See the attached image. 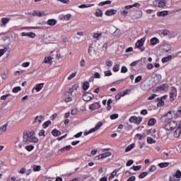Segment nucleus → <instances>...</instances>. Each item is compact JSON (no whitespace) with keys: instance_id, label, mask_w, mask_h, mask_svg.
Segmentation results:
<instances>
[{"instance_id":"obj_1","label":"nucleus","mask_w":181,"mask_h":181,"mask_svg":"<svg viewBox=\"0 0 181 181\" xmlns=\"http://www.w3.org/2000/svg\"><path fill=\"white\" fill-rule=\"evenodd\" d=\"M23 142L26 145L30 143L37 144L39 139L35 136V132H25L23 135Z\"/></svg>"},{"instance_id":"obj_2","label":"nucleus","mask_w":181,"mask_h":181,"mask_svg":"<svg viewBox=\"0 0 181 181\" xmlns=\"http://www.w3.org/2000/svg\"><path fill=\"white\" fill-rule=\"evenodd\" d=\"M173 115H175V112L172 110H170L168 112L160 117L161 122H168V121L173 119Z\"/></svg>"},{"instance_id":"obj_3","label":"nucleus","mask_w":181,"mask_h":181,"mask_svg":"<svg viewBox=\"0 0 181 181\" xmlns=\"http://www.w3.org/2000/svg\"><path fill=\"white\" fill-rule=\"evenodd\" d=\"M146 40V37H142L136 42L135 47L136 49H139L140 52H144L145 50L144 45H145Z\"/></svg>"},{"instance_id":"obj_4","label":"nucleus","mask_w":181,"mask_h":181,"mask_svg":"<svg viewBox=\"0 0 181 181\" xmlns=\"http://www.w3.org/2000/svg\"><path fill=\"white\" fill-rule=\"evenodd\" d=\"M176 127H177V122L170 121L165 124L164 129L165 131H173Z\"/></svg>"},{"instance_id":"obj_5","label":"nucleus","mask_w":181,"mask_h":181,"mask_svg":"<svg viewBox=\"0 0 181 181\" xmlns=\"http://www.w3.org/2000/svg\"><path fill=\"white\" fill-rule=\"evenodd\" d=\"M101 127H103V122H99L94 128L90 129L88 132H85L84 135L87 136L90 134H92V132H95V131H97V129H98L99 128H101Z\"/></svg>"},{"instance_id":"obj_6","label":"nucleus","mask_w":181,"mask_h":181,"mask_svg":"<svg viewBox=\"0 0 181 181\" xmlns=\"http://www.w3.org/2000/svg\"><path fill=\"white\" fill-rule=\"evenodd\" d=\"M141 122H142V117H141L132 116L129 119V122L137 124V125H139Z\"/></svg>"},{"instance_id":"obj_7","label":"nucleus","mask_w":181,"mask_h":181,"mask_svg":"<svg viewBox=\"0 0 181 181\" xmlns=\"http://www.w3.org/2000/svg\"><path fill=\"white\" fill-rule=\"evenodd\" d=\"M153 4L154 6H157L158 8H163L166 5L165 0H154Z\"/></svg>"},{"instance_id":"obj_8","label":"nucleus","mask_w":181,"mask_h":181,"mask_svg":"<svg viewBox=\"0 0 181 181\" xmlns=\"http://www.w3.org/2000/svg\"><path fill=\"white\" fill-rule=\"evenodd\" d=\"M14 145L15 148H16L17 149H23L26 144H24L23 142L21 141V139H17L14 143Z\"/></svg>"},{"instance_id":"obj_9","label":"nucleus","mask_w":181,"mask_h":181,"mask_svg":"<svg viewBox=\"0 0 181 181\" xmlns=\"http://www.w3.org/2000/svg\"><path fill=\"white\" fill-rule=\"evenodd\" d=\"M172 47L169 44L163 45L160 47V50L161 51L162 53H168V52L170 51Z\"/></svg>"},{"instance_id":"obj_10","label":"nucleus","mask_w":181,"mask_h":181,"mask_svg":"<svg viewBox=\"0 0 181 181\" xmlns=\"http://www.w3.org/2000/svg\"><path fill=\"white\" fill-rule=\"evenodd\" d=\"M82 98L83 101H91L94 98V95L91 93H86L83 95Z\"/></svg>"},{"instance_id":"obj_11","label":"nucleus","mask_w":181,"mask_h":181,"mask_svg":"<svg viewBox=\"0 0 181 181\" xmlns=\"http://www.w3.org/2000/svg\"><path fill=\"white\" fill-rule=\"evenodd\" d=\"M100 107L101 105H100L99 102H96L89 105V110L90 111H95V110H98Z\"/></svg>"},{"instance_id":"obj_12","label":"nucleus","mask_w":181,"mask_h":181,"mask_svg":"<svg viewBox=\"0 0 181 181\" xmlns=\"http://www.w3.org/2000/svg\"><path fill=\"white\" fill-rule=\"evenodd\" d=\"M45 121V117L42 115L37 116L35 118V120L33 122V124H37V125H40L41 122H43Z\"/></svg>"},{"instance_id":"obj_13","label":"nucleus","mask_w":181,"mask_h":181,"mask_svg":"<svg viewBox=\"0 0 181 181\" xmlns=\"http://www.w3.org/2000/svg\"><path fill=\"white\" fill-rule=\"evenodd\" d=\"M10 21H11V18H8V17L2 18H1V24H0V26L1 28H5V26H6V24L9 23Z\"/></svg>"},{"instance_id":"obj_14","label":"nucleus","mask_w":181,"mask_h":181,"mask_svg":"<svg viewBox=\"0 0 181 181\" xmlns=\"http://www.w3.org/2000/svg\"><path fill=\"white\" fill-rule=\"evenodd\" d=\"M21 35L23 37L27 36L28 37H30L31 39H35L36 37V34L34 33H21Z\"/></svg>"},{"instance_id":"obj_15","label":"nucleus","mask_w":181,"mask_h":181,"mask_svg":"<svg viewBox=\"0 0 181 181\" xmlns=\"http://www.w3.org/2000/svg\"><path fill=\"white\" fill-rule=\"evenodd\" d=\"M176 95H177V90L176 88L172 87L170 91V98H174V97H176Z\"/></svg>"},{"instance_id":"obj_16","label":"nucleus","mask_w":181,"mask_h":181,"mask_svg":"<svg viewBox=\"0 0 181 181\" xmlns=\"http://www.w3.org/2000/svg\"><path fill=\"white\" fill-rule=\"evenodd\" d=\"M160 40L158 39V37H154L150 40V45L151 46H156L158 43H160Z\"/></svg>"},{"instance_id":"obj_17","label":"nucleus","mask_w":181,"mask_h":181,"mask_svg":"<svg viewBox=\"0 0 181 181\" xmlns=\"http://www.w3.org/2000/svg\"><path fill=\"white\" fill-rule=\"evenodd\" d=\"M117 14V10L115 9H110L105 11V15L107 16H112V15Z\"/></svg>"},{"instance_id":"obj_18","label":"nucleus","mask_w":181,"mask_h":181,"mask_svg":"<svg viewBox=\"0 0 181 181\" xmlns=\"http://www.w3.org/2000/svg\"><path fill=\"white\" fill-rule=\"evenodd\" d=\"M108 156H111V152L110 151L100 154L98 156V159H105V158H108Z\"/></svg>"},{"instance_id":"obj_19","label":"nucleus","mask_w":181,"mask_h":181,"mask_svg":"<svg viewBox=\"0 0 181 181\" xmlns=\"http://www.w3.org/2000/svg\"><path fill=\"white\" fill-rule=\"evenodd\" d=\"M77 90H78V84H75L69 89V93L71 94V95H73V93L77 91Z\"/></svg>"},{"instance_id":"obj_20","label":"nucleus","mask_w":181,"mask_h":181,"mask_svg":"<svg viewBox=\"0 0 181 181\" xmlns=\"http://www.w3.org/2000/svg\"><path fill=\"white\" fill-rule=\"evenodd\" d=\"M169 88V86L168 84H163L160 85L159 87H158V91H165Z\"/></svg>"},{"instance_id":"obj_21","label":"nucleus","mask_w":181,"mask_h":181,"mask_svg":"<svg viewBox=\"0 0 181 181\" xmlns=\"http://www.w3.org/2000/svg\"><path fill=\"white\" fill-rule=\"evenodd\" d=\"M47 25H49V26H54V25H56L57 23V20L52 18V19H49L47 21Z\"/></svg>"},{"instance_id":"obj_22","label":"nucleus","mask_w":181,"mask_h":181,"mask_svg":"<svg viewBox=\"0 0 181 181\" xmlns=\"http://www.w3.org/2000/svg\"><path fill=\"white\" fill-rule=\"evenodd\" d=\"M103 15H104V13H103V10L101 9H96L95 12V16L97 18H103Z\"/></svg>"},{"instance_id":"obj_23","label":"nucleus","mask_w":181,"mask_h":181,"mask_svg":"<svg viewBox=\"0 0 181 181\" xmlns=\"http://www.w3.org/2000/svg\"><path fill=\"white\" fill-rule=\"evenodd\" d=\"M34 16H39L40 18H42V16H46V13H45V11H35Z\"/></svg>"},{"instance_id":"obj_24","label":"nucleus","mask_w":181,"mask_h":181,"mask_svg":"<svg viewBox=\"0 0 181 181\" xmlns=\"http://www.w3.org/2000/svg\"><path fill=\"white\" fill-rule=\"evenodd\" d=\"M91 6H94V4H81L78 6V8L80 9H84L85 8H91Z\"/></svg>"},{"instance_id":"obj_25","label":"nucleus","mask_w":181,"mask_h":181,"mask_svg":"<svg viewBox=\"0 0 181 181\" xmlns=\"http://www.w3.org/2000/svg\"><path fill=\"white\" fill-rule=\"evenodd\" d=\"M43 86H45V83H37L35 86V90L37 93H39L42 88H43Z\"/></svg>"},{"instance_id":"obj_26","label":"nucleus","mask_w":181,"mask_h":181,"mask_svg":"<svg viewBox=\"0 0 181 181\" xmlns=\"http://www.w3.org/2000/svg\"><path fill=\"white\" fill-rule=\"evenodd\" d=\"M173 57L172 55H168V57L163 58L161 62H162V63H168V62H169V60H172Z\"/></svg>"},{"instance_id":"obj_27","label":"nucleus","mask_w":181,"mask_h":181,"mask_svg":"<svg viewBox=\"0 0 181 181\" xmlns=\"http://www.w3.org/2000/svg\"><path fill=\"white\" fill-rule=\"evenodd\" d=\"M52 135H53V136H59V135H62V133L57 129H53L52 131Z\"/></svg>"},{"instance_id":"obj_28","label":"nucleus","mask_w":181,"mask_h":181,"mask_svg":"<svg viewBox=\"0 0 181 181\" xmlns=\"http://www.w3.org/2000/svg\"><path fill=\"white\" fill-rule=\"evenodd\" d=\"M134 148H135V144L133 143L126 148L125 152H129L130 151H132V149H134Z\"/></svg>"},{"instance_id":"obj_29","label":"nucleus","mask_w":181,"mask_h":181,"mask_svg":"<svg viewBox=\"0 0 181 181\" xmlns=\"http://www.w3.org/2000/svg\"><path fill=\"white\" fill-rule=\"evenodd\" d=\"M25 149L28 151V152H32L35 149V146L33 145H28L25 146Z\"/></svg>"},{"instance_id":"obj_30","label":"nucleus","mask_w":181,"mask_h":181,"mask_svg":"<svg viewBox=\"0 0 181 181\" xmlns=\"http://www.w3.org/2000/svg\"><path fill=\"white\" fill-rule=\"evenodd\" d=\"M168 11H163L158 12L157 15L158 16H168Z\"/></svg>"},{"instance_id":"obj_31","label":"nucleus","mask_w":181,"mask_h":181,"mask_svg":"<svg viewBox=\"0 0 181 181\" xmlns=\"http://www.w3.org/2000/svg\"><path fill=\"white\" fill-rule=\"evenodd\" d=\"M7 127H8V124H5L4 125H3L0 127V135L1 134H4V132H5L6 131Z\"/></svg>"},{"instance_id":"obj_32","label":"nucleus","mask_w":181,"mask_h":181,"mask_svg":"<svg viewBox=\"0 0 181 181\" xmlns=\"http://www.w3.org/2000/svg\"><path fill=\"white\" fill-rule=\"evenodd\" d=\"M155 124H156V119L151 118L148 121V125H149L150 127H153V125H155Z\"/></svg>"},{"instance_id":"obj_33","label":"nucleus","mask_w":181,"mask_h":181,"mask_svg":"<svg viewBox=\"0 0 181 181\" xmlns=\"http://www.w3.org/2000/svg\"><path fill=\"white\" fill-rule=\"evenodd\" d=\"M82 87H83V90L86 91L88 90V88H90V83L88 81L84 82Z\"/></svg>"},{"instance_id":"obj_34","label":"nucleus","mask_w":181,"mask_h":181,"mask_svg":"<svg viewBox=\"0 0 181 181\" xmlns=\"http://www.w3.org/2000/svg\"><path fill=\"white\" fill-rule=\"evenodd\" d=\"M71 146H66L65 147H63L62 148H61L59 151L60 152H66V151H70V149H71Z\"/></svg>"},{"instance_id":"obj_35","label":"nucleus","mask_w":181,"mask_h":181,"mask_svg":"<svg viewBox=\"0 0 181 181\" xmlns=\"http://www.w3.org/2000/svg\"><path fill=\"white\" fill-rule=\"evenodd\" d=\"M117 173H118V170H115L112 173L111 175L109 177V180H112V179H114L115 176H117Z\"/></svg>"},{"instance_id":"obj_36","label":"nucleus","mask_w":181,"mask_h":181,"mask_svg":"<svg viewBox=\"0 0 181 181\" xmlns=\"http://www.w3.org/2000/svg\"><path fill=\"white\" fill-rule=\"evenodd\" d=\"M147 143L150 144H156V140L153 139L152 137H147Z\"/></svg>"},{"instance_id":"obj_37","label":"nucleus","mask_w":181,"mask_h":181,"mask_svg":"<svg viewBox=\"0 0 181 181\" xmlns=\"http://www.w3.org/2000/svg\"><path fill=\"white\" fill-rule=\"evenodd\" d=\"M6 52H8V47H4V49H0V57L4 55Z\"/></svg>"},{"instance_id":"obj_38","label":"nucleus","mask_w":181,"mask_h":181,"mask_svg":"<svg viewBox=\"0 0 181 181\" xmlns=\"http://www.w3.org/2000/svg\"><path fill=\"white\" fill-rule=\"evenodd\" d=\"M101 35H103V34L95 33L93 34V37H94V39H97V40H100V39H101Z\"/></svg>"},{"instance_id":"obj_39","label":"nucleus","mask_w":181,"mask_h":181,"mask_svg":"<svg viewBox=\"0 0 181 181\" xmlns=\"http://www.w3.org/2000/svg\"><path fill=\"white\" fill-rule=\"evenodd\" d=\"M174 178L175 179H179L180 177H181V172L180 170H177L176 172V173L175 174V175L173 176Z\"/></svg>"},{"instance_id":"obj_40","label":"nucleus","mask_w":181,"mask_h":181,"mask_svg":"<svg viewBox=\"0 0 181 181\" xmlns=\"http://www.w3.org/2000/svg\"><path fill=\"white\" fill-rule=\"evenodd\" d=\"M146 176H148V173L143 172L139 175V179H144V177H146Z\"/></svg>"},{"instance_id":"obj_41","label":"nucleus","mask_w":181,"mask_h":181,"mask_svg":"<svg viewBox=\"0 0 181 181\" xmlns=\"http://www.w3.org/2000/svg\"><path fill=\"white\" fill-rule=\"evenodd\" d=\"M160 168H168L169 166V163H161L158 164Z\"/></svg>"},{"instance_id":"obj_42","label":"nucleus","mask_w":181,"mask_h":181,"mask_svg":"<svg viewBox=\"0 0 181 181\" xmlns=\"http://www.w3.org/2000/svg\"><path fill=\"white\" fill-rule=\"evenodd\" d=\"M77 76V72H74L67 78V80L70 81L72 80V78H74V77Z\"/></svg>"},{"instance_id":"obj_43","label":"nucleus","mask_w":181,"mask_h":181,"mask_svg":"<svg viewBox=\"0 0 181 181\" xmlns=\"http://www.w3.org/2000/svg\"><path fill=\"white\" fill-rule=\"evenodd\" d=\"M25 29H40V27H23L20 28V30H23Z\"/></svg>"},{"instance_id":"obj_44","label":"nucleus","mask_w":181,"mask_h":181,"mask_svg":"<svg viewBox=\"0 0 181 181\" xmlns=\"http://www.w3.org/2000/svg\"><path fill=\"white\" fill-rule=\"evenodd\" d=\"M44 63H50V62H52V57H46L45 59H44Z\"/></svg>"},{"instance_id":"obj_45","label":"nucleus","mask_w":181,"mask_h":181,"mask_svg":"<svg viewBox=\"0 0 181 181\" xmlns=\"http://www.w3.org/2000/svg\"><path fill=\"white\" fill-rule=\"evenodd\" d=\"M71 16H72L71 14L68 13V14L64 16V21H70V19H71Z\"/></svg>"},{"instance_id":"obj_46","label":"nucleus","mask_w":181,"mask_h":181,"mask_svg":"<svg viewBox=\"0 0 181 181\" xmlns=\"http://www.w3.org/2000/svg\"><path fill=\"white\" fill-rule=\"evenodd\" d=\"M52 124V122L50 120H48L47 122H45L43 124H42V128H46L47 127H49V125H50Z\"/></svg>"},{"instance_id":"obj_47","label":"nucleus","mask_w":181,"mask_h":181,"mask_svg":"<svg viewBox=\"0 0 181 181\" xmlns=\"http://www.w3.org/2000/svg\"><path fill=\"white\" fill-rule=\"evenodd\" d=\"M158 100H159V102L157 104L158 107H163V105H165V102H163V100L159 98H158Z\"/></svg>"},{"instance_id":"obj_48","label":"nucleus","mask_w":181,"mask_h":181,"mask_svg":"<svg viewBox=\"0 0 181 181\" xmlns=\"http://www.w3.org/2000/svg\"><path fill=\"white\" fill-rule=\"evenodd\" d=\"M141 168H142L141 165H137V166L136 165H133L132 167V169H134L136 172L137 170H141Z\"/></svg>"},{"instance_id":"obj_49","label":"nucleus","mask_w":181,"mask_h":181,"mask_svg":"<svg viewBox=\"0 0 181 181\" xmlns=\"http://www.w3.org/2000/svg\"><path fill=\"white\" fill-rule=\"evenodd\" d=\"M112 70L113 71H115V73H117V71H119V64L115 65Z\"/></svg>"},{"instance_id":"obj_50","label":"nucleus","mask_w":181,"mask_h":181,"mask_svg":"<svg viewBox=\"0 0 181 181\" xmlns=\"http://www.w3.org/2000/svg\"><path fill=\"white\" fill-rule=\"evenodd\" d=\"M33 170H34V172H40V165H33Z\"/></svg>"},{"instance_id":"obj_51","label":"nucleus","mask_w":181,"mask_h":181,"mask_svg":"<svg viewBox=\"0 0 181 181\" xmlns=\"http://www.w3.org/2000/svg\"><path fill=\"white\" fill-rule=\"evenodd\" d=\"M21 90H22V88H21L20 86L15 87L13 89V93H19V91H21Z\"/></svg>"},{"instance_id":"obj_52","label":"nucleus","mask_w":181,"mask_h":181,"mask_svg":"<svg viewBox=\"0 0 181 181\" xmlns=\"http://www.w3.org/2000/svg\"><path fill=\"white\" fill-rule=\"evenodd\" d=\"M119 115L117 113L110 115V119H117Z\"/></svg>"},{"instance_id":"obj_53","label":"nucleus","mask_w":181,"mask_h":181,"mask_svg":"<svg viewBox=\"0 0 181 181\" xmlns=\"http://www.w3.org/2000/svg\"><path fill=\"white\" fill-rule=\"evenodd\" d=\"M174 136L175 138H179L180 136V132L175 130L174 132Z\"/></svg>"},{"instance_id":"obj_54","label":"nucleus","mask_w":181,"mask_h":181,"mask_svg":"<svg viewBox=\"0 0 181 181\" xmlns=\"http://www.w3.org/2000/svg\"><path fill=\"white\" fill-rule=\"evenodd\" d=\"M104 74L106 77H110V76H112V72H111V71H105Z\"/></svg>"},{"instance_id":"obj_55","label":"nucleus","mask_w":181,"mask_h":181,"mask_svg":"<svg viewBox=\"0 0 181 181\" xmlns=\"http://www.w3.org/2000/svg\"><path fill=\"white\" fill-rule=\"evenodd\" d=\"M114 36H121V30L117 29V30L114 32Z\"/></svg>"},{"instance_id":"obj_56","label":"nucleus","mask_w":181,"mask_h":181,"mask_svg":"<svg viewBox=\"0 0 181 181\" xmlns=\"http://www.w3.org/2000/svg\"><path fill=\"white\" fill-rule=\"evenodd\" d=\"M141 80H142V76H137V77L135 78L134 82H135V83L136 84V83H139V81H141Z\"/></svg>"},{"instance_id":"obj_57","label":"nucleus","mask_w":181,"mask_h":181,"mask_svg":"<svg viewBox=\"0 0 181 181\" xmlns=\"http://www.w3.org/2000/svg\"><path fill=\"white\" fill-rule=\"evenodd\" d=\"M177 117H181V107H178L177 111L176 112Z\"/></svg>"},{"instance_id":"obj_58","label":"nucleus","mask_w":181,"mask_h":181,"mask_svg":"<svg viewBox=\"0 0 181 181\" xmlns=\"http://www.w3.org/2000/svg\"><path fill=\"white\" fill-rule=\"evenodd\" d=\"M105 64H106V66H107V67H112V61L107 60V61H106Z\"/></svg>"},{"instance_id":"obj_59","label":"nucleus","mask_w":181,"mask_h":181,"mask_svg":"<svg viewBox=\"0 0 181 181\" xmlns=\"http://www.w3.org/2000/svg\"><path fill=\"white\" fill-rule=\"evenodd\" d=\"M136 18L139 19V18L142 16V11H137L136 13Z\"/></svg>"},{"instance_id":"obj_60","label":"nucleus","mask_w":181,"mask_h":181,"mask_svg":"<svg viewBox=\"0 0 181 181\" xmlns=\"http://www.w3.org/2000/svg\"><path fill=\"white\" fill-rule=\"evenodd\" d=\"M80 66H81V67H86V60L82 59L80 61Z\"/></svg>"},{"instance_id":"obj_61","label":"nucleus","mask_w":181,"mask_h":181,"mask_svg":"<svg viewBox=\"0 0 181 181\" xmlns=\"http://www.w3.org/2000/svg\"><path fill=\"white\" fill-rule=\"evenodd\" d=\"M71 114V115H77V114H78V110H77V109H73Z\"/></svg>"},{"instance_id":"obj_62","label":"nucleus","mask_w":181,"mask_h":181,"mask_svg":"<svg viewBox=\"0 0 181 181\" xmlns=\"http://www.w3.org/2000/svg\"><path fill=\"white\" fill-rule=\"evenodd\" d=\"M59 1V2H62V4H66V5H69L70 4V0H57Z\"/></svg>"},{"instance_id":"obj_63","label":"nucleus","mask_w":181,"mask_h":181,"mask_svg":"<svg viewBox=\"0 0 181 181\" xmlns=\"http://www.w3.org/2000/svg\"><path fill=\"white\" fill-rule=\"evenodd\" d=\"M156 170V167L155 165H151L149 168V172H155Z\"/></svg>"},{"instance_id":"obj_64","label":"nucleus","mask_w":181,"mask_h":181,"mask_svg":"<svg viewBox=\"0 0 181 181\" xmlns=\"http://www.w3.org/2000/svg\"><path fill=\"white\" fill-rule=\"evenodd\" d=\"M128 71V68L127 66H122L121 69V73H127Z\"/></svg>"}]
</instances>
